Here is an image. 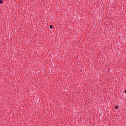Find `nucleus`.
Listing matches in <instances>:
<instances>
[{
    "instance_id": "nucleus-1",
    "label": "nucleus",
    "mask_w": 126,
    "mask_h": 126,
    "mask_svg": "<svg viewBox=\"0 0 126 126\" xmlns=\"http://www.w3.org/2000/svg\"><path fill=\"white\" fill-rule=\"evenodd\" d=\"M50 29H52V28H53V26L52 25L50 26Z\"/></svg>"
},
{
    "instance_id": "nucleus-3",
    "label": "nucleus",
    "mask_w": 126,
    "mask_h": 126,
    "mask_svg": "<svg viewBox=\"0 0 126 126\" xmlns=\"http://www.w3.org/2000/svg\"><path fill=\"white\" fill-rule=\"evenodd\" d=\"M119 108V107L118 106H115V109H118Z\"/></svg>"
},
{
    "instance_id": "nucleus-2",
    "label": "nucleus",
    "mask_w": 126,
    "mask_h": 126,
    "mask_svg": "<svg viewBox=\"0 0 126 126\" xmlns=\"http://www.w3.org/2000/svg\"><path fill=\"white\" fill-rule=\"evenodd\" d=\"M0 3H2V0H0Z\"/></svg>"
},
{
    "instance_id": "nucleus-4",
    "label": "nucleus",
    "mask_w": 126,
    "mask_h": 126,
    "mask_svg": "<svg viewBox=\"0 0 126 126\" xmlns=\"http://www.w3.org/2000/svg\"><path fill=\"white\" fill-rule=\"evenodd\" d=\"M125 92L126 93V90L125 91Z\"/></svg>"
}]
</instances>
